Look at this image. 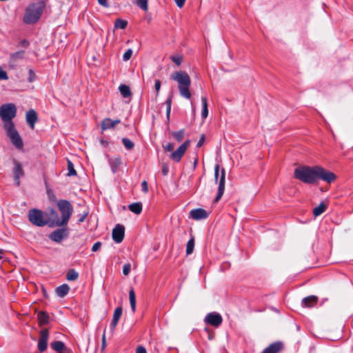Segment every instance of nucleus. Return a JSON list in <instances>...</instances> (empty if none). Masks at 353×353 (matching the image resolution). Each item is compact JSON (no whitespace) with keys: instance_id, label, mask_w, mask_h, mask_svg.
Returning a JSON list of instances; mask_svg holds the SVG:
<instances>
[{"instance_id":"c85d7f7f","label":"nucleus","mask_w":353,"mask_h":353,"mask_svg":"<svg viewBox=\"0 0 353 353\" xmlns=\"http://www.w3.org/2000/svg\"><path fill=\"white\" fill-rule=\"evenodd\" d=\"M37 318L40 325L47 324L49 320V316L45 312H40L37 315Z\"/></svg>"},{"instance_id":"393cba45","label":"nucleus","mask_w":353,"mask_h":353,"mask_svg":"<svg viewBox=\"0 0 353 353\" xmlns=\"http://www.w3.org/2000/svg\"><path fill=\"white\" fill-rule=\"evenodd\" d=\"M129 299L131 310L132 312L136 311V295L133 288H131L129 291Z\"/></svg>"},{"instance_id":"c03bdc74","label":"nucleus","mask_w":353,"mask_h":353,"mask_svg":"<svg viewBox=\"0 0 353 353\" xmlns=\"http://www.w3.org/2000/svg\"><path fill=\"white\" fill-rule=\"evenodd\" d=\"M163 148L165 151L172 152L174 149V144L172 143H168L166 145H163Z\"/></svg>"},{"instance_id":"58836bf2","label":"nucleus","mask_w":353,"mask_h":353,"mask_svg":"<svg viewBox=\"0 0 353 353\" xmlns=\"http://www.w3.org/2000/svg\"><path fill=\"white\" fill-rule=\"evenodd\" d=\"M89 212L88 210L84 211L82 214H78V223H83L86 217L88 216Z\"/></svg>"},{"instance_id":"e433bc0d","label":"nucleus","mask_w":353,"mask_h":353,"mask_svg":"<svg viewBox=\"0 0 353 353\" xmlns=\"http://www.w3.org/2000/svg\"><path fill=\"white\" fill-rule=\"evenodd\" d=\"M67 167H68V176H76L77 175V172H76V170L74 168V165L71 161L68 160Z\"/></svg>"},{"instance_id":"de8ad7c7","label":"nucleus","mask_w":353,"mask_h":353,"mask_svg":"<svg viewBox=\"0 0 353 353\" xmlns=\"http://www.w3.org/2000/svg\"><path fill=\"white\" fill-rule=\"evenodd\" d=\"M101 247V243L100 241H97L92 245V252H97L98 251L100 248Z\"/></svg>"},{"instance_id":"b1692460","label":"nucleus","mask_w":353,"mask_h":353,"mask_svg":"<svg viewBox=\"0 0 353 353\" xmlns=\"http://www.w3.org/2000/svg\"><path fill=\"white\" fill-rule=\"evenodd\" d=\"M24 50H21L14 53H11L10 55V63H14L19 59H23L24 57Z\"/></svg>"},{"instance_id":"ea45409f","label":"nucleus","mask_w":353,"mask_h":353,"mask_svg":"<svg viewBox=\"0 0 353 353\" xmlns=\"http://www.w3.org/2000/svg\"><path fill=\"white\" fill-rule=\"evenodd\" d=\"M132 55V50L131 49H128L123 55V60L124 61H128Z\"/></svg>"},{"instance_id":"cd10ccee","label":"nucleus","mask_w":353,"mask_h":353,"mask_svg":"<svg viewBox=\"0 0 353 353\" xmlns=\"http://www.w3.org/2000/svg\"><path fill=\"white\" fill-rule=\"evenodd\" d=\"M201 101H202L201 117L203 119H206L208 115V99L205 97H202Z\"/></svg>"},{"instance_id":"a878e982","label":"nucleus","mask_w":353,"mask_h":353,"mask_svg":"<svg viewBox=\"0 0 353 353\" xmlns=\"http://www.w3.org/2000/svg\"><path fill=\"white\" fill-rule=\"evenodd\" d=\"M327 205L325 204L323 202H321L318 206L315 207L313 209V214L315 216H319L321 214H323L325 210L327 209Z\"/></svg>"},{"instance_id":"412c9836","label":"nucleus","mask_w":353,"mask_h":353,"mask_svg":"<svg viewBox=\"0 0 353 353\" xmlns=\"http://www.w3.org/2000/svg\"><path fill=\"white\" fill-rule=\"evenodd\" d=\"M70 290V288L68 284H62L61 285L56 288V293L59 297L65 296Z\"/></svg>"},{"instance_id":"3c124183","label":"nucleus","mask_w":353,"mask_h":353,"mask_svg":"<svg viewBox=\"0 0 353 353\" xmlns=\"http://www.w3.org/2000/svg\"><path fill=\"white\" fill-rule=\"evenodd\" d=\"M204 141H205V135L204 134H202L200 139L199 140L197 144H196V147L197 148H200L203 145V143H204Z\"/></svg>"},{"instance_id":"f03ea898","label":"nucleus","mask_w":353,"mask_h":353,"mask_svg":"<svg viewBox=\"0 0 353 353\" xmlns=\"http://www.w3.org/2000/svg\"><path fill=\"white\" fill-rule=\"evenodd\" d=\"M16 114L17 108L14 103H6L0 106V117L3 122V128L12 143L17 148L21 149L23 143L12 121Z\"/></svg>"},{"instance_id":"7ed1b4c3","label":"nucleus","mask_w":353,"mask_h":353,"mask_svg":"<svg viewBox=\"0 0 353 353\" xmlns=\"http://www.w3.org/2000/svg\"><path fill=\"white\" fill-rule=\"evenodd\" d=\"M170 80L174 81L178 83V89L180 95L187 99L191 98L190 88L191 85V79L185 71H176L171 74Z\"/></svg>"},{"instance_id":"39448f33","label":"nucleus","mask_w":353,"mask_h":353,"mask_svg":"<svg viewBox=\"0 0 353 353\" xmlns=\"http://www.w3.org/2000/svg\"><path fill=\"white\" fill-rule=\"evenodd\" d=\"M57 207L61 213V218L57 223V226H65L73 213V206L68 200L61 199L57 202Z\"/></svg>"},{"instance_id":"f704fd0d","label":"nucleus","mask_w":353,"mask_h":353,"mask_svg":"<svg viewBox=\"0 0 353 353\" xmlns=\"http://www.w3.org/2000/svg\"><path fill=\"white\" fill-rule=\"evenodd\" d=\"M185 134V130H180L177 132H173L172 136L173 137L178 141L181 142Z\"/></svg>"},{"instance_id":"f3484780","label":"nucleus","mask_w":353,"mask_h":353,"mask_svg":"<svg viewBox=\"0 0 353 353\" xmlns=\"http://www.w3.org/2000/svg\"><path fill=\"white\" fill-rule=\"evenodd\" d=\"M319 301V298L314 295H310L303 299L301 301V305L305 307H314Z\"/></svg>"},{"instance_id":"864d4df0","label":"nucleus","mask_w":353,"mask_h":353,"mask_svg":"<svg viewBox=\"0 0 353 353\" xmlns=\"http://www.w3.org/2000/svg\"><path fill=\"white\" fill-rule=\"evenodd\" d=\"M136 353H147V352L145 347L139 346L136 350Z\"/></svg>"},{"instance_id":"37998d69","label":"nucleus","mask_w":353,"mask_h":353,"mask_svg":"<svg viewBox=\"0 0 353 353\" xmlns=\"http://www.w3.org/2000/svg\"><path fill=\"white\" fill-rule=\"evenodd\" d=\"M171 59L177 65H179L182 62V57L180 56H172Z\"/></svg>"},{"instance_id":"6e6552de","label":"nucleus","mask_w":353,"mask_h":353,"mask_svg":"<svg viewBox=\"0 0 353 353\" xmlns=\"http://www.w3.org/2000/svg\"><path fill=\"white\" fill-rule=\"evenodd\" d=\"M190 144V140H186L183 143H182L177 149L176 150L172 152L170 155V158L175 161V162H179L185 153V151Z\"/></svg>"},{"instance_id":"603ef678","label":"nucleus","mask_w":353,"mask_h":353,"mask_svg":"<svg viewBox=\"0 0 353 353\" xmlns=\"http://www.w3.org/2000/svg\"><path fill=\"white\" fill-rule=\"evenodd\" d=\"M174 1L179 8H182L184 6L185 0H174Z\"/></svg>"},{"instance_id":"5fc2aeb1","label":"nucleus","mask_w":353,"mask_h":353,"mask_svg":"<svg viewBox=\"0 0 353 353\" xmlns=\"http://www.w3.org/2000/svg\"><path fill=\"white\" fill-rule=\"evenodd\" d=\"M19 45H20L21 46L24 47V48H28V46H29V42H28V40H26V39H23V40H22V41H20Z\"/></svg>"},{"instance_id":"9b49d317","label":"nucleus","mask_w":353,"mask_h":353,"mask_svg":"<svg viewBox=\"0 0 353 353\" xmlns=\"http://www.w3.org/2000/svg\"><path fill=\"white\" fill-rule=\"evenodd\" d=\"M125 234V228L123 225L117 224L112 230V239L117 243H120L123 241Z\"/></svg>"},{"instance_id":"4468645a","label":"nucleus","mask_w":353,"mask_h":353,"mask_svg":"<svg viewBox=\"0 0 353 353\" xmlns=\"http://www.w3.org/2000/svg\"><path fill=\"white\" fill-rule=\"evenodd\" d=\"M284 349V345L281 341H276L271 343L265 348L261 353H279Z\"/></svg>"},{"instance_id":"aec40b11","label":"nucleus","mask_w":353,"mask_h":353,"mask_svg":"<svg viewBox=\"0 0 353 353\" xmlns=\"http://www.w3.org/2000/svg\"><path fill=\"white\" fill-rule=\"evenodd\" d=\"M108 162L112 172L116 173L121 163V157H116L114 158H110L108 159Z\"/></svg>"},{"instance_id":"4be33fe9","label":"nucleus","mask_w":353,"mask_h":353,"mask_svg":"<svg viewBox=\"0 0 353 353\" xmlns=\"http://www.w3.org/2000/svg\"><path fill=\"white\" fill-rule=\"evenodd\" d=\"M128 209L135 214H139L142 212L143 205L141 202L132 203L128 205Z\"/></svg>"},{"instance_id":"052dcab7","label":"nucleus","mask_w":353,"mask_h":353,"mask_svg":"<svg viewBox=\"0 0 353 353\" xmlns=\"http://www.w3.org/2000/svg\"><path fill=\"white\" fill-rule=\"evenodd\" d=\"M57 353H68V350L67 349V350H61L60 352H57Z\"/></svg>"},{"instance_id":"49530a36","label":"nucleus","mask_w":353,"mask_h":353,"mask_svg":"<svg viewBox=\"0 0 353 353\" xmlns=\"http://www.w3.org/2000/svg\"><path fill=\"white\" fill-rule=\"evenodd\" d=\"M161 81L159 79H157L155 81V83H154V88L157 91V96H158L159 94V92L160 90V88H161Z\"/></svg>"},{"instance_id":"bb28decb","label":"nucleus","mask_w":353,"mask_h":353,"mask_svg":"<svg viewBox=\"0 0 353 353\" xmlns=\"http://www.w3.org/2000/svg\"><path fill=\"white\" fill-rule=\"evenodd\" d=\"M119 90L121 92V94L124 97V98H127V97H129L131 96L132 94V92H131V90H130V88L128 85H124V84H121L119 87Z\"/></svg>"},{"instance_id":"1a4fd4ad","label":"nucleus","mask_w":353,"mask_h":353,"mask_svg":"<svg viewBox=\"0 0 353 353\" xmlns=\"http://www.w3.org/2000/svg\"><path fill=\"white\" fill-rule=\"evenodd\" d=\"M49 339V331L47 328L42 329L39 332L38 341V350L41 353L44 352L48 347V341Z\"/></svg>"},{"instance_id":"4c0bfd02","label":"nucleus","mask_w":353,"mask_h":353,"mask_svg":"<svg viewBox=\"0 0 353 353\" xmlns=\"http://www.w3.org/2000/svg\"><path fill=\"white\" fill-rule=\"evenodd\" d=\"M165 104H166V106H167V108H166V117H167L168 120L169 121L170 120V112H171L172 97H169L166 99Z\"/></svg>"},{"instance_id":"4d7b16f0","label":"nucleus","mask_w":353,"mask_h":353,"mask_svg":"<svg viewBox=\"0 0 353 353\" xmlns=\"http://www.w3.org/2000/svg\"><path fill=\"white\" fill-rule=\"evenodd\" d=\"M105 346V330H104L102 336V347L104 348Z\"/></svg>"},{"instance_id":"72a5a7b5","label":"nucleus","mask_w":353,"mask_h":353,"mask_svg":"<svg viewBox=\"0 0 353 353\" xmlns=\"http://www.w3.org/2000/svg\"><path fill=\"white\" fill-rule=\"evenodd\" d=\"M136 4L143 11H148V0H135Z\"/></svg>"},{"instance_id":"5701e85b","label":"nucleus","mask_w":353,"mask_h":353,"mask_svg":"<svg viewBox=\"0 0 353 353\" xmlns=\"http://www.w3.org/2000/svg\"><path fill=\"white\" fill-rule=\"evenodd\" d=\"M51 347L56 352H60L61 350H67V347L63 342L61 341H56L52 342L50 344Z\"/></svg>"},{"instance_id":"dca6fc26","label":"nucleus","mask_w":353,"mask_h":353,"mask_svg":"<svg viewBox=\"0 0 353 353\" xmlns=\"http://www.w3.org/2000/svg\"><path fill=\"white\" fill-rule=\"evenodd\" d=\"M190 214V217L194 220L204 219L208 216V213L203 208L194 209Z\"/></svg>"},{"instance_id":"2eb2a0df","label":"nucleus","mask_w":353,"mask_h":353,"mask_svg":"<svg viewBox=\"0 0 353 353\" xmlns=\"http://www.w3.org/2000/svg\"><path fill=\"white\" fill-rule=\"evenodd\" d=\"M121 123L120 119L112 120L110 118H105L102 120L101 123V128L102 131H105L109 129H113L114 127Z\"/></svg>"},{"instance_id":"a19ab883","label":"nucleus","mask_w":353,"mask_h":353,"mask_svg":"<svg viewBox=\"0 0 353 353\" xmlns=\"http://www.w3.org/2000/svg\"><path fill=\"white\" fill-rule=\"evenodd\" d=\"M36 79V74L32 69H29L28 70V81L29 82H32Z\"/></svg>"},{"instance_id":"8fccbe9b","label":"nucleus","mask_w":353,"mask_h":353,"mask_svg":"<svg viewBox=\"0 0 353 353\" xmlns=\"http://www.w3.org/2000/svg\"><path fill=\"white\" fill-rule=\"evenodd\" d=\"M219 169H220V166L219 164L216 165L215 168H214V176H215V181L216 182H217L218 181V176H219Z\"/></svg>"},{"instance_id":"6ab92c4d","label":"nucleus","mask_w":353,"mask_h":353,"mask_svg":"<svg viewBox=\"0 0 353 353\" xmlns=\"http://www.w3.org/2000/svg\"><path fill=\"white\" fill-rule=\"evenodd\" d=\"M122 311H123V309H122V307L121 306H119V307H117L114 312V314H113V318H112V322H111V324H110V328L112 330V331H114L117 325L118 324V322L121 316V314H122Z\"/></svg>"},{"instance_id":"13d9d810","label":"nucleus","mask_w":353,"mask_h":353,"mask_svg":"<svg viewBox=\"0 0 353 353\" xmlns=\"http://www.w3.org/2000/svg\"><path fill=\"white\" fill-rule=\"evenodd\" d=\"M162 173L164 176L167 175L168 173V168L166 166H163L162 168Z\"/></svg>"},{"instance_id":"9d476101","label":"nucleus","mask_w":353,"mask_h":353,"mask_svg":"<svg viewBox=\"0 0 353 353\" xmlns=\"http://www.w3.org/2000/svg\"><path fill=\"white\" fill-rule=\"evenodd\" d=\"M205 322L210 325L217 327L222 323L223 318L220 314L212 312L206 315L205 317Z\"/></svg>"},{"instance_id":"7c9ffc66","label":"nucleus","mask_w":353,"mask_h":353,"mask_svg":"<svg viewBox=\"0 0 353 353\" xmlns=\"http://www.w3.org/2000/svg\"><path fill=\"white\" fill-rule=\"evenodd\" d=\"M194 238L192 236L190 239L188 241L186 245V254L190 255L194 251Z\"/></svg>"},{"instance_id":"ddd939ff","label":"nucleus","mask_w":353,"mask_h":353,"mask_svg":"<svg viewBox=\"0 0 353 353\" xmlns=\"http://www.w3.org/2000/svg\"><path fill=\"white\" fill-rule=\"evenodd\" d=\"M225 171L224 168L221 170V176L219 181V187H218V192L216 198L214 199V202H218L221 198L222 197L224 191H225Z\"/></svg>"},{"instance_id":"2f4dec72","label":"nucleus","mask_w":353,"mask_h":353,"mask_svg":"<svg viewBox=\"0 0 353 353\" xmlns=\"http://www.w3.org/2000/svg\"><path fill=\"white\" fill-rule=\"evenodd\" d=\"M128 21L121 19H117L114 23L115 28L125 29L127 27Z\"/></svg>"},{"instance_id":"c9c22d12","label":"nucleus","mask_w":353,"mask_h":353,"mask_svg":"<svg viewBox=\"0 0 353 353\" xmlns=\"http://www.w3.org/2000/svg\"><path fill=\"white\" fill-rule=\"evenodd\" d=\"M121 141L127 150H132L134 147V143L128 138H123Z\"/></svg>"},{"instance_id":"680f3d73","label":"nucleus","mask_w":353,"mask_h":353,"mask_svg":"<svg viewBox=\"0 0 353 353\" xmlns=\"http://www.w3.org/2000/svg\"><path fill=\"white\" fill-rule=\"evenodd\" d=\"M197 164V159H195L194 162V167H196Z\"/></svg>"},{"instance_id":"f8f14e48","label":"nucleus","mask_w":353,"mask_h":353,"mask_svg":"<svg viewBox=\"0 0 353 353\" xmlns=\"http://www.w3.org/2000/svg\"><path fill=\"white\" fill-rule=\"evenodd\" d=\"M14 168L13 174L14 179L17 186L20 185V178L23 177L25 174L21 164L17 160L13 161Z\"/></svg>"},{"instance_id":"20e7f679","label":"nucleus","mask_w":353,"mask_h":353,"mask_svg":"<svg viewBox=\"0 0 353 353\" xmlns=\"http://www.w3.org/2000/svg\"><path fill=\"white\" fill-rule=\"evenodd\" d=\"M45 6L44 1H39L30 5L26 10L23 21L27 24L36 23L40 19Z\"/></svg>"},{"instance_id":"09e8293b","label":"nucleus","mask_w":353,"mask_h":353,"mask_svg":"<svg viewBox=\"0 0 353 353\" xmlns=\"http://www.w3.org/2000/svg\"><path fill=\"white\" fill-rule=\"evenodd\" d=\"M141 190L145 193H147L148 192V183L146 181H143L141 183Z\"/></svg>"},{"instance_id":"0eeeda50","label":"nucleus","mask_w":353,"mask_h":353,"mask_svg":"<svg viewBox=\"0 0 353 353\" xmlns=\"http://www.w3.org/2000/svg\"><path fill=\"white\" fill-rule=\"evenodd\" d=\"M69 236V230L68 228H59L49 234V239L55 242L60 243L63 240L67 239Z\"/></svg>"},{"instance_id":"473e14b6","label":"nucleus","mask_w":353,"mask_h":353,"mask_svg":"<svg viewBox=\"0 0 353 353\" xmlns=\"http://www.w3.org/2000/svg\"><path fill=\"white\" fill-rule=\"evenodd\" d=\"M50 216L53 225L57 226V223L58 222V221H60V218L59 217L58 213L54 209L52 208L50 211Z\"/></svg>"},{"instance_id":"6e6d98bb","label":"nucleus","mask_w":353,"mask_h":353,"mask_svg":"<svg viewBox=\"0 0 353 353\" xmlns=\"http://www.w3.org/2000/svg\"><path fill=\"white\" fill-rule=\"evenodd\" d=\"M98 2L100 5L103 6L105 8L109 7V4L108 3L107 0H98Z\"/></svg>"},{"instance_id":"bf43d9fd","label":"nucleus","mask_w":353,"mask_h":353,"mask_svg":"<svg viewBox=\"0 0 353 353\" xmlns=\"http://www.w3.org/2000/svg\"><path fill=\"white\" fill-rule=\"evenodd\" d=\"M3 254V250L2 249H0V260L3 258V256H1V254Z\"/></svg>"},{"instance_id":"f257e3e1","label":"nucleus","mask_w":353,"mask_h":353,"mask_svg":"<svg viewBox=\"0 0 353 353\" xmlns=\"http://www.w3.org/2000/svg\"><path fill=\"white\" fill-rule=\"evenodd\" d=\"M294 176L295 179L306 184H315L319 179L330 183L336 178L334 172L318 165L298 167L294 170Z\"/></svg>"},{"instance_id":"c756f323","label":"nucleus","mask_w":353,"mask_h":353,"mask_svg":"<svg viewBox=\"0 0 353 353\" xmlns=\"http://www.w3.org/2000/svg\"><path fill=\"white\" fill-rule=\"evenodd\" d=\"M79 277V273L74 269H70L66 274L68 281H75Z\"/></svg>"},{"instance_id":"79ce46f5","label":"nucleus","mask_w":353,"mask_h":353,"mask_svg":"<svg viewBox=\"0 0 353 353\" xmlns=\"http://www.w3.org/2000/svg\"><path fill=\"white\" fill-rule=\"evenodd\" d=\"M131 270V265L126 263L123 267V274L125 276L128 275Z\"/></svg>"},{"instance_id":"a211bd4d","label":"nucleus","mask_w":353,"mask_h":353,"mask_svg":"<svg viewBox=\"0 0 353 353\" xmlns=\"http://www.w3.org/2000/svg\"><path fill=\"white\" fill-rule=\"evenodd\" d=\"M26 122L30 125L32 129L34 128V124L37 121L38 117L37 112L31 109L26 114Z\"/></svg>"},{"instance_id":"423d86ee","label":"nucleus","mask_w":353,"mask_h":353,"mask_svg":"<svg viewBox=\"0 0 353 353\" xmlns=\"http://www.w3.org/2000/svg\"><path fill=\"white\" fill-rule=\"evenodd\" d=\"M28 219L33 225L39 227L44 226L48 223L42 210L38 209H31L29 210Z\"/></svg>"},{"instance_id":"a18cd8bd","label":"nucleus","mask_w":353,"mask_h":353,"mask_svg":"<svg viewBox=\"0 0 353 353\" xmlns=\"http://www.w3.org/2000/svg\"><path fill=\"white\" fill-rule=\"evenodd\" d=\"M8 76L6 71L1 69L0 67V80H8Z\"/></svg>"}]
</instances>
